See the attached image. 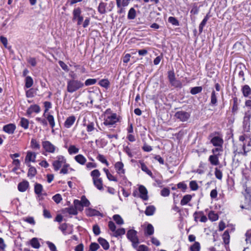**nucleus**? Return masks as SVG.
Returning <instances> with one entry per match:
<instances>
[{
	"instance_id": "nucleus-1",
	"label": "nucleus",
	"mask_w": 251,
	"mask_h": 251,
	"mask_svg": "<svg viewBox=\"0 0 251 251\" xmlns=\"http://www.w3.org/2000/svg\"><path fill=\"white\" fill-rule=\"evenodd\" d=\"M84 84L80 80L70 79L67 81V90L69 93H72L83 87Z\"/></svg>"
},
{
	"instance_id": "nucleus-2",
	"label": "nucleus",
	"mask_w": 251,
	"mask_h": 251,
	"mask_svg": "<svg viewBox=\"0 0 251 251\" xmlns=\"http://www.w3.org/2000/svg\"><path fill=\"white\" fill-rule=\"evenodd\" d=\"M127 238L132 242L134 248H136L139 244V240L137 236V231L134 229H130L127 232Z\"/></svg>"
},
{
	"instance_id": "nucleus-3",
	"label": "nucleus",
	"mask_w": 251,
	"mask_h": 251,
	"mask_svg": "<svg viewBox=\"0 0 251 251\" xmlns=\"http://www.w3.org/2000/svg\"><path fill=\"white\" fill-rule=\"evenodd\" d=\"M67 164L66 159L65 157L62 155H58L56 157V160L53 162L52 165L54 170L57 171L59 170L61 167L64 166Z\"/></svg>"
},
{
	"instance_id": "nucleus-4",
	"label": "nucleus",
	"mask_w": 251,
	"mask_h": 251,
	"mask_svg": "<svg viewBox=\"0 0 251 251\" xmlns=\"http://www.w3.org/2000/svg\"><path fill=\"white\" fill-rule=\"evenodd\" d=\"M251 118V108L249 109L245 113L243 119V127L245 131L248 132L250 130V119Z\"/></svg>"
},
{
	"instance_id": "nucleus-5",
	"label": "nucleus",
	"mask_w": 251,
	"mask_h": 251,
	"mask_svg": "<svg viewBox=\"0 0 251 251\" xmlns=\"http://www.w3.org/2000/svg\"><path fill=\"white\" fill-rule=\"evenodd\" d=\"M42 145L44 150L47 152L53 153L57 148L50 141H44L42 142Z\"/></svg>"
},
{
	"instance_id": "nucleus-6",
	"label": "nucleus",
	"mask_w": 251,
	"mask_h": 251,
	"mask_svg": "<svg viewBox=\"0 0 251 251\" xmlns=\"http://www.w3.org/2000/svg\"><path fill=\"white\" fill-rule=\"evenodd\" d=\"M81 11L79 7L75 8L73 10V20H77V25H79L82 24L83 20V17L81 15Z\"/></svg>"
},
{
	"instance_id": "nucleus-7",
	"label": "nucleus",
	"mask_w": 251,
	"mask_h": 251,
	"mask_svg": "<svg viewBox=\"0 0 251 251\" xmlns=\"http://www.w3.org/2000/svg\"><path fill=\"white\" fill-rule=\"evenodd\" d=\"M190 117V114L184 111L176 112L175 114V117L181 122L187 121Z\"/></svg>"
},
{
	"instance_id": "nucleus-8",
	"label": "nucleus",
	"mask_w": 251,
	"mask_h": 251,
	"mask_svg": "<svg viewBox=\"0 0 251 251\" xmlns=\"http://www.w3.org/2000/svg\"><path fill=\"white\" fill-rule=\"evenodd\" d=\"M211 138L210 142L213 144L214 146L222 147L223 144V139L220 136H213V134H211L209 136Z\"/></svg>"
},
{
	"instance_id": "nucleus-9",
	"label": "nucleus",
	"mask_w": 251,
	"mask_h": 251,
	"mask_svg": "<svg viewBox=\"0 0 251 251\" xmlns=\"http://www.w3.org/2000/svg\"><path fill=\"white\" fill-rule=\"evenodd\" d=\"M118 121V118L116 113H113L111 115L108 116L104 120L103 124L105 126H111Z\"/></svg>"
},
{
	"instance_id": "nucleus-10",
	"label": "nucleus",
	"mask_w": 251,
	"mask_h": 251,
	"mask_svg": "<svg viewBox=\"0 0 251 251\" xmlns=\"http://www.w3.org/2000/svg\"><path fill=\"white\" fill-rule=\"evenodd\" d=\"M139 191L140 194V197L143 200H147L148 199V191L146 187L143 185H140L139 187Z\"/></svg>"
},
{
	"instance_id": "nucleus-11",
	"label": "nucleus",
	"mask_w": 251,
	"mask_h": 251,
	"mask_svg": "<svg viewBox=\"0 0 251 251\" xmlns=\"http://www.w3.org/2000/svg\"><path fill=\"white\" fill-rule=\"evenodd\" d=\"M15 129L16 126L13 124H9L3 127V131L10 134H13Z\"/></svg>"
},
{
	"instance_id": "nucleus-12",
	"label": "nucleus",
	"mask_w": 251,
	"mask_h": 251,
	"mask_svg": "<svg viewBox=\"0 0 251 251\" xmlns=\"http://www.w3.org/2000/svg\"><path fill=\"white\" fill-rule=\"evenodd\" d=\"M168 79L169 80L170 82L172 85L178 86L179 83H178V82L176 81V79L175 73H174V72H168Z\"/></svg>"
},
{
	"instance_id": "nucleus-13",
	"label": "nucleus",
	"mask_w": 251,
	"mask_h": 251,
	"mask_svg": "<svg viewBox=\"0 0 251 251\" xmlns=\"http://www.w3.org/2000/svg\"><path fill=\"white\" fill-rule=\"evenodd\" d=\"M40 111V107L36 104L31 105L27 109L26 113L28 115H31L32 113L35 112L36 113H39Z\"/></svg>"
},
{
	"instance_id": "nucleus-14",
	"label": "nucleus",
	"mask_w": 251,
	"mask_h": 251,
	"mask_svg": "<svg viewBox=\"0 0 251 251\" xmlns=\"http://www.w3.org/2000/svg\"><path fill=\"white\" fill-rule=\"evenodd\" d=\"M75 116H71L68 117L64 123V126L66 128H70L75 123Z\"/></svg>"
},
{
	"instance_id": "nucleus-15",
	"label": "nucleus",
	"mask_w": 251,
	"mask_h": 251,
	"mask_svg": "<svg viewBox=\"0 0 251 251\" xmlns=\"http://www.w3.org/2000/svg\"><path fill=\"white\" fill-rule=\"evenodd\" d=\"M115 168L118 174H124L125 170L124 169V164L122 162H117L115 164Z\"/></svg>"
},
{
	"instance_id": "nucleus-16",
	"label": "nucleus",
	"mask_w": 251,
	"mask_h": 251,
	"mask_svg": "<svg viewBox=\"0 0 251 251\" xmlns=\"http://www.w3.org/2000/svg\"><path fill=\"white\" fill-rule=\"evenodd\" d=\"M36 154L34 152H32L31 151H28L27 152L26 156L25 158V162H35L36 158Z\"/></svg>"
},
{
	"instance_id": "nucleus-17",
	"label": "nucleus",
	"mask_w": 251,
	"mask_h": 251,
	"mask_svg": "<svg viewBox=\"0 0 251 251\" xmlns=\"http://www.w3.org/2000/svg\"><path fill=\"white\" fill-rule=\"evenodd\" d=\"M63 213H68L70 215H76L77 214V211L74 206H70L68 208H65L63 210Z\"/></svg>"
},
{
	"instance_id": "nucleus-18",
	"label": "nucleus",
	"mask_w": 251,
	"mask_h": 251,
	"mask_svg": "<svg viewBox=\"0 0 251 251\" xmlns=\"http://www.w3.org/2000/svg\"><path fill=\"white\" fill-rule=\"evenodd\" d=\"M28 182L27 181H23L18 184V188L20 192H25L28 188Z\"/></svg>"
},
{
	"instance_id": "nucleus-19",
	"label": "nucleus",
	"mask_w": 251,
	"mask_h": 251,
	"mask_svg": "<svg viewBox=\"0 0 251 251\" xmlns=\"http://www.w3.org/2000/svg\"><path fill=\"white\" fill-rule=\"evenodd\" d=\"M242 92L245 97H248L251 94V89L248 85H245L242 88Z\"/></svg>"
},
{
	"instance_id": "nucleus-20",
	"label": "nucleus",
	"mask_w": 251,
	"mask_h": 251,
	"mask_svg": "<svg viewBox=\"0 0 251 251\" xmlns=\"http://www.w3.org/2000/svg\"><path fill=\"white\" fill-rule=\"evenodd\" d=\"M75 160L79 164L83 165L86 162V158L82 154H78L75 157Z\"/></svg>"
},
{
	"instance_id": "nucleus-21",
	"label": "nucleus",
	"mask_w": 251,
	"mask_h": 251,
	"mask_svg": "<svg viewBox=\"0 0 251 251\" xmlns=\"http://www.w3.org/2000/svg\"><path fill=\"white\" fill-rule=\"evenodd\" d=\"M99 244L102 247L103 249L107 250L109 248L108 242L104 238L100 237L98 240Z\"/></svg>"
},
{
	"instance_id": "nucleus-22",
	"label": "nucleus",
	"mask_w": 251,
	"mask_h": 251,
	"mask_svg": "<svg viewBox=\"0 0 251 251\" xmlns=\"http://www.w3.org/2000/svg\"><path fill=\"white\" fill-rule=\"evenodd\" d=\"M45 118L48 121L51 128H53L55 126V121L53 116L50 114H48L47 116Z\"/></svg>"
},
{
	"instance_id": "nucleus-23",
	"label": "nucleus",
	"mask_w": 251,
	"mask_h": 251,
	"mask_svg": "<svg viewBox=\"0 0 251 251\" xmlns=\"http://www.w3.org/2000/svg\"><path fill=\"white\" fill-rule=\"evenodd\" d=\"M209 161L213 165H218L219 164L218 157L217 155H212L209 157Z\"/></svg>"
},
{
	"instance_id": "nucleus-24",
	"label": "nucleus",
	"mask_w": 251,
	"mask_h": 251,
	"mask_svg": "<svg viewBox=\"0 0 251 251\" xmlns=\"http://www.w3.org/2000/svg\"><path fill=\"white\" fill-rule=\"evenodd\" d=\"M94 185L100 190H103V184L102 179L99 178L93 180Z\"/></svg>"
},
{
	"instance_id": "nucleus-25",
	"label": "nucleus",
	"mask_w": 251,
	"mask_h": 251,
	"mask_svg": "<svg viewBox=\"0 0 251 251\" xmlns=\"http://www.w3.org/2000/svg\"><path fill=\"white\" fill-rule=\"evenodd\" d=\"M43 190V186L39 183H36L34 185V192L38 196L41 195L42 192Z\"/></svg>"
},
{
	"instance_id": "nucleus-26",
	"label": "nucleus",
	"mask_w": 251,
	"mask_h": 251,
	"mask_svg": "<svg viewBox=\"0 0 251 251\" xmlns=\"http://www.w3.org/2000/svg\"><path fill=\"white\" fill-rule=\"evenodd\" d=\"M192 199V196L191 195H186L184 196L183 198L180 201V204L181 205H184L187 204Z\"/></svg>"
},
{
	"instance_id": "nucleus-27",
	"label": "nucleus",
	"mask_w": 251,
	"mask_h": 251,
	"mask_svg": "<svg viewBox=\"0 0 251 251\" xmlns=\"http://www.w3.org/2000/svg\"><path fill=\"white\" fill-rule=\"evenodd\" d=\"M74 207L76 208V210L82 211L83 209V206L81 203V201L78 200H75L74 201Z\"/></svg>"
},
{
	"instance_id": "nucleus-28",
	"label": "nucleus",
	"mask_w": 251,
	"mask_h": 251,
	"mask_svg": "<svg viewBox=\"0 0 251 251\" xmlns=\"http://www.w3.org/2000/svg\"><path fill=\"white\" fill-rule=\"evenodd\" d=\"M113 219L117 225H122L124 223L123 219L121 216L118 214L114 215L113 216Z\"/></svg>"
},
{
	"instance_id": "nucleus-29",
	"label": "nucleus",
	"mask_w": 251,
	"mask_h": 251,
	"mask_svg": "<svg viewBox=\"0 0 251 251\" xmlns=\"http://www.w3.org/2000/svg\"><path fill=\"white\" fill-rule=\"evenodd\" d=\"M155 210V208L154 206L152 205L149 206L147 207L145 213L147 216H151L154 214Z\"/></svg>"
},
{
	"instance_id": "nucleus-30",
	"label": "nucleus",
	"mask_w": 251,
	"mask_h": 251,
	"mask_svg": "<svg viewBox=\"0 0 251 251\" xmlns=\"http://www.w3.org/2000/svg\"><path fill=\"white\" fill-rule=\"evenodd\" d=\"M99 84L100 86L107 89L109 87L110 82L107 79H102L99 82Z\"/></svg>"
},
{
	"instance_id": "nucleus-31",
	"label": "nucleus",
	"mask_w": 251,
	"mask_h": 251,
	"mask_svg": "<svg viewBox=\"0 0 251 251\" xmlns=\"http://www.w3.org/2000/svg\"><path fill=\"white\" fill-rule=\"evenodd\" d=\"M217 99L216 92L214 90L212 91L211 96L210 104L215 106L217 105Z\"/></svg>"
},
{
	"instance_id": "nucleus-32",
	"label": "nucleus",
	"mask_w": 251,
	"mask_h": 251,
	"mask_svg": "<svg viewBox=\"0 0 251 251\" xmlns=\"http://www.w3.org/2000/svg\"><path fill=\"white\" fill-rule=\"evenodd\" d=\"M145 233L148 235H151L154 233V228L152 225L149 224L145 229Z\"/></svg>"
},
{
	"instance_id": "nucleus-33",
	"label": "nucleus",
	"mask_w": 251,
	"mask_h": 251,
	"mask_svg": "<svg viewBox=\"0 0 251 251\" xmlns=\"http://www.w3.org/2000/svg\"><path fill=\"white\" fill-rule=\"evenodd\" d=\"M30 245L35 249H39L40 247V243L36 238H33L30 240Z\"/></svg>"
},
{
	"instance_id": "nucleus-34",
	"label": "nucleus",
	"mask_w": 251,
	"mask_h": 251,
	"mask_svg": "<svg viewBox=\"0 0 251 251\" xmlns=\"http://www.w3.org/2000/svg\"><path fill=\"white\" fill-rule=\"evenodd\" d=\"M140 164L142 170L146 172L149 176H152V174L151 172L148 168L147 166L145 164V163L142 162H141Z\"/></svg>"
},
{
	"instance_id": "nucleus-35",
	"label": "nucleus",
	"mask_w": 251,
	"mask_h": 251,
	"mask_svg": "<svg viewBox=\"0 0 251 251\" xmlns=\"http://www.w3.org/2000/svg\"><path fill=\"white\" fill-rule=\"evenodd\" d=\"M20 125L25 129H27L29 126V121L27 119L22 118L20 121Z\"/></svg>"
},
{
	"instance_id": "nucleus-36",
	"label": "nucleus",
	"mask_w": 251,
	"mask_h": 251,
	"mask_svg": "<svg viewBox=\"0 0 251 251\" xmlns=\"http://www.w3.org/2000/svg\"><path fill=\"white\" fill-rule=\"evenodd\" d=\"M100 171L97 169L93 170L91 173V176L92 177L93 180L100 178Z\"/></svg>"
},
{
	"instance_id": "nucleus-37",
	"label": "nucleus",
	"mask_w": 251,
	"mask_h": 251,
	"mask_svg": "<svg viewBox=\"0 0 251 251\" xmlns=\"http://www.w3.org/2000/svg\"><path fill=\"white\" fill-rule=\"evenodd\" d=\"M106 4L104 2H100V3L98 7V11L100 14H103L106 13Z\"/></svg>"
},
{
	"instance_id": "nucleus-38",
	"label": "nucleus",
	"mask_w": 251,
	"mask_h": 251,
	"mask_svg": "<svg viewBox=\"0 0 251 251\" xmlns=\"http://www.w3.org/2000/svg\"><path fill=\"white\" fill-rule=\"evenodd\" d=\"M136 17V11L133 8H131L129 9L127 18L128 19L132 20L134 19Z\"/></svg>"
},
{
	"instance_id": "nucleus-39",
	"label": "nucleus",
	"mask_w": 251,
	"mask_h": 251,
	"mask_svg": "<svg viewBox=\"0 0 251 251\" xmlns=\"http://www.w3.org/2000/svg\"><path fill=\"white\" fill-rule=\"evenodd\" d=\"M79 149L75 145H71L68 149V152L70 154L77 153Z\"/></svg>"
},
{
	"instance_id": "nucleus-40",
	"label": "nucleus",
	"mask_w": 251,
	"mask_h": 251,
	"mask_svg": "<svg viewBox=\"0 0 251 251\" xmlns=\"http://www.w3.org/2000/svg\"><path fill=\"white\" fill-rule=\"evenodd\" d=\"M125 229L124 228H121L116 230L113 233V235L115 237H118L119 236L125 234Z\"/></svg>"
},
{
	"instance_id": "nucleus-41",
	"label": "nucleus",
	"mask_w": 251,
	"mask_h": 251,
	"mask_svg": "<svg viewBox=\"0 0 251 251\" xmlns=\"http://www.w3.org/2000/svg\"><path fill=\"white\" fill-rule=\"evenodd\" d=\"M33 79L31 77L28 76L25 78V86L27 88H29L33 85Z\"/></svg>"
},
{
	"instance_id": "nucleus-42",
	"label": "nucleus",
	"mask_w": 251,
	"mask_h": 251,
	"mask_svg": "<svg viewBox=\"0 0 251 251\" xmlns=\"http://www.w3.org/2000/svg\"><path fill=\"white\" fill-rule=\"evenodd\" d=\"M202 87L201 86H197L193 87L190 91V93L192 95H196L199 93H201L202 91Z\"/></svg>"
},
{
	"instance_id": "nucleus-43",
	"label": "nucleus",
	"mask_w": 251,
	"mask_h": 251,
	"mask_svg": "<svg viewBox=\"0 0 251 251\" xmlns=\"http://www.w3.org/2000/svg\"><path fill=\"white\" fill-rule=\"evenodd\" d=\"M208 218L212 221H215L218 220V215L213 211H210L208 214Z\"/></svg>"
},
{
	"instance_id": "nucleus-44",
	"label": "nucleus",
	"mask_w": 251,
	"mask_h": 251,
	"mask_svg": "<svg viewBox=\"0 0 251 251\" xmlns=\"http://www.w3.org/2000/svg\"><path fill=\"white\" fill-rule=\"evenodd\" d=\"M31 147L32 149L39 150L40 146L38 142L35 139H32L31 141Z\"/></svg>"
},
{
	"instance_id": "nucleus-45",
	"label": "nucleus",
	"mask_w": 251,
	"mask_h": 251,
	"mask_svg": "<svg viewBox=\"0 0 251 251\" xmlns=\"http://www.w3.org/2000/svg\"><path fill=\"white\" fill-rule=\"evenodd\" d=\"M215 176L216 177L219 179V180H221L222 179V177H223V173H222V171H221L220 170V169H219L218 168H216L215 169Z\"/></svg>"
},
{
	"instance_id": "nucleus-46",
	"label": "nucleus",
	"mask_w": 251,
	"mask_h": 251,
	"mask_svg": "<svg viewBox=\"0 0 251 251\" xmlns=\"http://www.w3.org/2000/svg\"><path fill=\"white\" fill-rule=\"evenodd\" d=\"M80 201L83 206L88 207L90 204L89 201L87 199L85 196H82L81 197Z\"/></svg>"
},
{
	"instance_id": "nucleus-47",
	"label": "nucleus",
	"mask_w": 251,
	"mask_h": 251,
	"mask_svg": "<svg viewBox=\"0 0 251 251\" xmlns=\"http://www.w3.org/2000/svg\"><path fill=\"white\" fill-rule=\"evenodd\" d=\"M97 158L101 163L106 164L107 166L109 165V163L107 160L105 159L104 155L100 154H99Z\"/></svg>"
},
{
	"instance_id": "nucleus-48",
	"label": "nucleus",
	"mask_w": 251,
	"mask_h": 251,
	"mask_svg": "<svg viewBox=\"0 0 251 251\" xmlns=\"http://www.w3.org/2000/svg\"><path fill=\"white\" fill-rule=\"evenodd\" d=\"M36 174V169L33 167H30L28 171L27 175L28 176H30L31 177L34 176Z\"/></svg>"
},
{
	"instance_id": "nucleus-49",
	"label": "nucleus",
	"mask_w": 251,
	"mask_h": 251,
	"mask_svg": "<svg viewBox=\"0 0 251 251\" xmlns=\"http://www.w3.org/2000/svg\"><path fill=\"white\" fill-rule=\"evenodd\" d=\"M200 250V244L199 242H196L195 243L191 246V251H199Z\"/></svg>"
},
{
	"instance_id": "nucleus-50",
	"label": "nucleus",
	"mask_w": 251,
	"mask_h": 251,
	"mask_svg": "<svg viewBox=\"0 0 251 251\" xmlns=\"http://www.w3.org/2000/svg\"><path fill=\"white\" fill-rule=\"evenodd\" d=\"M233 105L232 106V112H236L238 109V99L236 97H235L233 99Z\"/></svg>"
},
{
	"instance_id": "nucleus-51",
	"label": "nucleus",
	"mask_w": 251,
	"mask_h": 251,
	"mask_svg": "<svg viewBox=\"0 0 251 251\" xmlns=\"http://www.w3.org/2000/svg\"><path fill=\"white\" fill-rule=\"evenodd\" d=\"M99 248V245L96 243H92L89 246V250L90 251H96Z\"/></svg>"
},
{
	"instance_id": "nucleus-52",
	"label": "nucleus",
	"mask_w": 251,
	"mask_h": 251,
	"mask_svg": "<svg viewBox=\"0 0 251 251\" xmlns=\"http://www.w3.org/2000/svg\"><path fill=\"white\" fill-rule=\"evenodd\" d=\"M168 21L172 25L176 26L179 25V22L178 20L174 17H170L168 19Z\"/></svg>"
},
{
	"instance_id": "nucleus-53",
	"label": "nucleus",
	"mask_w": 251,
	"mask_h": 251,
	"mask_svg": "<svg viewBox=\"0 0 251 251\" xmlns=\"http://www.w3.org/2000/svg\"><path fill=\"white\" fill-rule=\"evenodd\" d=\"M246 241L247 244H251V229L248 230L246 234Z\"/></svg>"
},
{
	"instance_id": "nucleus-54",
	"label": "nucleus",
	"mask_w": 251,
	"mask_h": 251,
	"mask_svg": "<svg viewBox=\"0 0 251 251\" xmlns=\"http://www.w3.org/2000/svg\"><path fill=\"white\" fill-rule=\"evenodd\" d=\"M97 82V79L94 78L87 79L85 82L86 86H89L95 84Z\"/></svg>"
},
{
	"instance_id": "nucleus-55",
	"label": "nucleus",
	"mask_w": 251,
	"mask_h": 251,
	"mask_svg": "<svg viewBox=\"0 0 251 251\" xmlns=\"http://www.w3.org/2000/svg\"><path fill=\"white\" fill-rule=\"evenodd\" d=\"M52 199L56 203H59L62 201V198L61 195L57 194L53 196Z\"/></svg>"
},
{
	"instance_id": "nucleus-56",
	"label": "nucleus",
	"mask_w": 251,
	"mask_h": 251,
	"mask_svg": "<svg viewBox=\"0 0 251 251\" xmlns=\"http://www.w3.org/2000/svg\"><path fill=\"white\" fill-rule=\"evenodd\" d=\"M170 191L167 188H163L161 191V195L163 197H167L170 195Z\"/></svg>"
},
{
	"instance_id": "nucleus-57",
	"label": "nucleus",
	"mask_w": 251,
	"mask_h": 251,
	"mask_svg": "<svg viewBox=\"0 0 251 251\" xmlns=\"http://www.w3.org/2000/svg\"><path fill=\"white\" fill-rule=\"evenodd\" d=\"M24 221L32 225H34L35 222L32 217H28L24 218Z\"/></svg>"
},
{
	"instance_id": "nucleus-58",
	"label": "nucleus",
	"mask_w": 251,
	"mask_h": 251,
	"mask_svg": "<svg viewBox=\"0 0 251 251\" xmlns=\"http://www.w3.org/2000/svg\"><path fill=\"white\" fill-rule=\"evenodd\" d=\"M108 227L110 230L112 231L113 233L116 230V227L115 224L112 221H109L108 222Z\"/></svg>"
},
{
	"instance_id": "nucleus-59",
	"label": "nucleus",
	"mask_w": 251,
	"mask_h": 251,
	"mask_svg": "<svg viewBox=\"0 0 251 251\" xmlns=\"http://www.w3.org/2000/svg\"><path fill=\"white\" fill-rule=\"evenodd\" d=\"M190 187L192 190H197L198 189V185L195 181H191L190 182Z\"/></svg>"
},
{
	"instance_id": "nucleus-60",
	"label": "nucleus",
	"mask_w": 251,
	"mask_h": 251,
	"mask_svg": "<svg viewBox=\"0 0 251 251\" xmlns=\"http://www.w3.org/2000/svg\"><path fill=\"white\" fill-rule=\"evenodd\" d=\"M70 167V165L69 164H67L62 167L60 171V173L63 174H66L68 172V168Z\"/></svg>"
},
{
	"instance_id": "nucleus-61",
	"label": "nucleus",
	"mask_w": 251,
	"mask_h": 251,
	"mask_svg": "<svg viewBox=\"0 0 251 251\" xmlns=\"http://www.w3.org/2000/svg\"><path fill=\"white\" fill-rule=\"evenodd\" d=\"M36 120L44 126H47L48 125V123L45 119L37 117L36 118Z\"/></svg>"
},
{
	"instance_id": "nucleus-62",
	"label": "nucleus",
	"mask_w": 251,
	"mask_h": 251,
	"mask_svg": "<svg viewBox=\"0 0 251 251\" xmlns=\"http://www.w3.org/2000/svg\"><path fill=\"white\" fill-rule=\"evenodd\" d=\"M93 230L94 233L96 235H98L100 233V228L99 226L97 225H94L93 226Z\"/></svg>"
},
{
	"instance_id": "nucleus-63",
	"label": "nucleus",
	"mask_w": 251,
	"mask_h": 251,
	"mask_svg": "<svg viewBox=\"0 0 251 251\" xmlns=\"http://www.w3.org/2000/svg\"><path fill=\"white\" fill-rule=\"evenodd\" d=\"M58 63L63 70L66 72L69 71L68 66L64 62L62 61H59Z\"/></svg>"
},
{
	"instance_id": "nucleus-64",
	"label": "nucleus",
	"mask_w": 251,
	"mask_h": 251,
	"mask_svg": "<svg viewBox=\"0 0 251 251\" xmlns=\"http://www.w3.org/2000/svg\"><path fill=\"white\" fill-rule=\"evenodd\" d=\"M47 244L51 251H57L56 247L54 244L49 241L47 242Z\"/></svg>"
}]
</instances>
